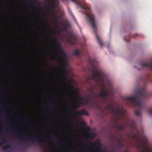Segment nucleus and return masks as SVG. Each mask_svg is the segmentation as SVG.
I'll return each instance as SVG.
<instances>
[{
	"label": "nucleus",
	"instance_id": "nucleus-1",
	"mask_svg": "<svg viewBox=\"0 0 152 152\" xmlns=\"http://www.w3.org/2000/svg\"><path fill=\"white\" fill-rule=\"evenodd\" d=\"M106 110H108L111 114L115 117V118L114 122L115 124H118V121L123 119L125 122V124L118 125L116 124L114 125V128L118 130L122 131L125 130L126 129V126H129L130 128L132 129L135 131L136 132V134H134L131 133L129 135V138L135 141L138 145V147H140V145H142L144 141L147 140L146 139L143 140V136L141 134H138V131L137 129L135 122L134 120H132L131 121L132 124H131L130 121L129 120H127L125 117V113L124 112L118 107L116 109L113 107L112 105L107 104L104 107Z\"/></svg>",
	"mask_w": 152,
	"mask_h": 152
},
{
	"label": "nucleus",
	"instance_id": "nucleus-2",
	"mask_svg": "<svg viewBox=\"0 0 152 152\" xmlns=\"http://www.w3.org/2000/svg\"><path fill=\"white\" fill-rule=\"evenodd\" d=\"M136 93V95L135 96L127 97L125 99L127 101H130L133 105L136 106L135 113L137 116H139L141 115V111L147 108L145 104L143 102V100L152 94H151L145 88L137 90Z\"/></svg>",
	"mask_w": 152,
	"mask_h": 152
},
{
	"label": "nucleus",
	"instance_id": "nucleus-3",
	"mask_svg": "<svg viewBox=\"0 0 152 152\" xmlns=\"http://www.w3.org/2000/svg\"><path fill=\"white\" fill-rule=\"evenodd\" d=\"M92 72L93 74L91 75L92 79L99 86L104 88L105 86L104 74L95 66L93 67Z\"/></svg>",
	"mask_w": 152,
	"mask_h": 152
},
{
	"label": "nucleus",
	"instance_id": "nucleus-4",
	"mask_svg": "<svg viewBox=\"0 0 152 152\" xmlns=\"http://www.w3.org/2000/svg\"><path fill=\"white\" fill-rule=\"evenodd\" d=\"M54 45L58 48L61 53L60 57L57 58L61 64L62 65L61 67L64 71H66V66L67 64V62L68 60V56L66 52L62 49L60 43L58 42L57 39L54 38Z\"/></svg>",
	"mask_w": 152,
	"mask_h": 152
},
{
	"label": "nucleus",
	"instance_id": "nucleus-5",
	"mask_svg": "<svg viewBox=\"0 0 152 152\" xmlns=\"http://www.w3.org/2000/svg\"><path fill=\"white\" fill-rule=\"evenodd\" d=\"M72 114L73 115L72 117H74V116L77 115H89V114L88 112L85 109L81 110L79 111L77 113L75 109H73L70 111Z\"/></svg>",
	"mask_w": 152,
	"mask_h": 152
},
{
	"label": "nucleus",
	"instance_id": "nucleus-6",
	"mask_svg": "<svg viewBox=\"0 0 152 152\" xmlns=\"http://www.w3.org/2000/svg\"><path fill=\"white\" fill-rule=\"evenodd\" d=\"M140 65L141 66L145 68L147 67L149 68L150 70H152V61L149 60H145L143 62H141Z\"/></svg>",
	"mask_w": 152,
	"mask_h": 152
},
{
	"label": "nucleus",
	"instance_id": "nucleus-7",
	"mask_svg": "<svg viewBox=\"0 0 152 152\" xmlns=\"http://www.w3.org/2000/svg\"><path fill=\"white\" fill-rule=\"evenodd\" d=\"M113 139H114L116 142V145L119 148H123V143L124 141L121 139V138L119 136H116L115 135H113Z\"/></svg>",
	"mask_w": 152,
	"mask_h": 152
},
{
	"label": "nucleus",
	"instance_id": "nucleus-8",
	"mask_svg": "<svg viewBox=\"0 0 152 152\" xmlns=\"http://www.w3.org/2000/svg\"><path fill=\"white\" fill-rule=\"evenodd\" d=\"M74 91L75 93V94L72 93L70 94H66L65 95L67 97H69L71 96H73L75 97H77L78 99L81 101H84L85 99H84L82 96H80L79 94L78 91L76 90H73Z\"/></svg>",
	"mask_w": 152,
	"mask_h": 152
},
{
	"label": "nucleus",
	"instance_id": "nucleus-9",
	"mask_svg": "<svg viewBox=\"0 0 152 152\" xmlns=\"http://www.w3.org/2000/svg\"><path fill=\"white\" fill-rule=\"evenodd\" d=\"M108 94L107 91L102 89V91L98 94L97 96L106 101L107 100L106 97L108 96Z\"/></svg>",
	"mask_w": 152,
	"mask_h": 152
},
{
	"label": "nucleus",
	"instance_id": "nucleus-10",
	"mask_svg": "<svg viewBox=\"0 0 152 152\" xmlns=\"http://www.w3.org/2000/svg\"><path fill=\"white\" fill-rule=\"evenodd\" d=\"M56 4V1L54 0H45V5L47 7L53 9Z\"/></svg>",
	"mask_w": 152,
	"mask_h": 152
},
{
	"label": "nucleus",
	"instance_id": "nucleus-11",
	"mask_svg": "<svg viewBox=\"0 0 152 152\" xmlns=\"http://www.w3.org/2000/svg\"><path fill=\"white\" fill-rule=\"evenodd\" d=\"M147 142V140H145L143 143L141 145L144 149L142 151V152H152V151L151 150L150 148L146 146Z\"/></svg>",
	"mask_w": 152,
	"mask_h": 152
},
{
	"label": "nucleus",
	"instance_id": "nucleus-12",
	"mask_svg": "<svg viewBox=\"0 0 152 152\" xmlns=\"http://www.w3.org/2000/svg\"><path fill=\"white\" fill-rule=\"evenodd\" d=\"M29 136L31 137L30 138H29V140L32 143H33L34 142H36L38 143H41V142L37 137L34 136L33 135L31 136L29 135Z\"/></svg>",
	"mask_w": 152,
	"mask_h": 152
},
{
	"label": "nucleus",
	"instance_id": "nucleus-13",
	"mask_svg": "<svg viewBox=\"0 0 152 152\" xmlns=\"http://www.w3.org/2000/svg\"><path fill=\"white\" fill-rule=\"evenodd\" d=\"M14 137L20 140H23L25 138L24 136L20 132L16 133L14 135Z\"/></svg>",
	"mask_w": 152,
	"mask_h": 152
},
{
	"label": "nucleus",
	"instance_id": "nucleus-14",
	"mask_svg": "<svg viewBox=\"0 0 152 152\" xmlns=\"http://www.w3.org/2000/svg\"><path fill=\"white\" fill-rule=\"evenodd\" d=\"M95 103L92 102H91L87 106L89 108H99L100 107V105L98 104H97L96 106L95 105Z\"/></svg>",
	"mask_w": 152,
	"mask_h": 152
},
{
	"label": "nucleus",
	"instance_id": "nucleus-15",
	"mask_svg": "<svg viewBox=\"0 0 152 152\" xmlns=\"http://www.w3.org/2000/svg\"><path fill=\"white\" fill-rule=\"evenodd\" d=\"M3 132L0 130V140L2 141V142H0V146L2 144L5 142L6 141V139L3 136Z\"/></svg>",
	"mask_w": 152,
	"mask_h": 152
},
{
	"label": "nucleus",
	"instance_id": "nucleus-16",
	"mask_svg": "<svg viewBox=\"0 0 152 152\" xmlns=\"http://www.w3.org/2000/svg\"><path fill=\"white\" fill-rule=\"evenodd\" d=\"M97 144L99 147V148H98L97 149V152H102V149L101 148V145L100 143L98 142V143H92V142H90V144L93 146H94L95 145V144Z\"/></svg>",
	"mask_w": 152,
	"mask_h": 152
},
{
	"label": "nucleus",
	"instance_id": "nucleus-17",
	"mask_svg": "<svg viewBox=\"0 0 152 152\" xmlns=\"http://www.w3.org/2000/svg\"><path fill=\"white\" fill-rule=\"evenodd\" d=\"M91 99L92 98L91 96L85 99V103L86 106H88V104L91 102Z\"/></svg>",
	"mask_w": 152,
	"mask_h": 152
},
{
	"label": "nucleus",
	"instance_id": "nucleus-18",
	"mask_svg": "<svg viewBox=\"0 0 152 152\" xmlns=\"http://www.w3.org/2000/svg\"><path fill=\"white\" fill-rule=\"evenodd\" d=\"M54 15L53 16V18L56 23H58L59 21V18L57 15L53 12Z\"/></svg>",
	"mask_w": 152,
	"mask_h": 152
},
{
	"label": "nucleus",
	"instance_id": "nucleus-19",
	"mask_svg": "<svg viewBox=\"0 0 152 152\" xmlns=\"http://www.w3.org/2000/svg\"><path fill=\"white\" fill-rule=\"evenodd\" d=\"M8 128L10 129L15 130L16 129V126L10 124L8 125Z\"/></svg>",
	"mask_w": 152,
	"mask_h": 152
},
{
	"label": "nucleus",
	"instance_id": "nucleus-20",
	"mask_svg": "<svg viewBox=\"0 0 152 152\" xmlns=\"http://www.w3.org/2000/svg\"><path fill=\"white\" fill-rule=\"evenodd\" d=\"M96 38L99 42L100 45L101 47L103 45V43L102 41L100 39L99 36L98 35H96Z\"/></svg>",
	"mask_w": 152,
	"mask_h": 152
},
{
	"label": "nucleus",
	"instance_id": "nucleus-21",
	"mask_svg": "<svg viewBox=\"0 0 152 152\" xmlns=\"http://www.w3.org/2000/svg\"><path fill=\"white\" fill-rule=\"evenodd\" d=\"M80 53V52L79 50L78 49H76L74 52L73 55H74L78 56L79 55Z\"/></svg>",
	"mask_w": 152,
	"mask_h": 152
},
{
	"label": "nucleus",
	"instance_id": "nucleus-22",
	"mask_svg": "<svg viewBox=\"0 0 152 152\" xmlns=\"http://www.w3.org/2000/svg\"><path fill=\"white\" fill-rule=\"evenodd\" d=\"M67 42L72 45H73L74 44V42L72 41V37L68 39Z\"/></svg>",
	"mask_w": 152,
	"mask_h": 152
},
{
	"label": "nucleus",
	"instance_id": "nucleus-23",
	"mask_svg": "<svg viewBox=\"0 0 152 152\" xmlns=\"http://www.w3.org/2000/svg\"><path fill=\"white\" fill-rule=\"evenodd\" d=\"M30 10H34L35 9V7H34V6L33 4L32 3H31L30 4Z\"/></svg>",
	"mask_w": 152,
	"mask_h": 152
},
{
	"label": "nucleus",
	"instance_id": "nucleus-24",
	"mask_svg": "<svg viewBox=\"0 0 152 152\" xmlns=\"http://www.w3.org/2000/svg\"><path fill=\"white\" fill-rule=\"evenodd\" d=\"M4 114L5 116L6 117H8L9 116V115H8V112L7 110H5L4 112Z\"/></svg>",
	"mask_w": 152,
	"mask_h": 152
},
{
	"label": "nucleus",
	"instance_id": "nucleus-25",
	"mask_svg": "<svg viewBox=\"0 0 152 152\" xmlns=\"http://www.w3.org/2000/svg\"><path fill=\"white\" fill-rule=\"evenodd\" d=\"M77 102L80 105V106H86L85 102H83L82 101H77Z\"/></svg>",
	"mask_w": 152,
	"mask_h": 152
},
{
	"label": "nucleus",
	"instance_id": "nucleus-26",
	"mask_svg": "<svg viewBox=\"0 0 152 152\" xmlns=\"http://www.w3.org/2000/svg\"><path fill=\"white\" fill-rule=\"evenodd\" d=\"M147 112L151 115L152 116V107L149 109L147 111Z\"/></svg>",
	"mask_w": 152,
	"mask_h": 152
},
{
	"label": "nucleus",
	"instance_id": "nucleus-27",
	"mask_svg": "<svg viewBox=\"0 0 152 152\" xmlns=\"http://www.w3.org/2000/svg\"><path fill=\"white\" fill-rule=\"evenodd\" d=\"M80 125L82 127H86V124L85 122L83 121L81 123Z\"/></svg>",
	"mask_w": 152,
	"mask_h": 152
},
{
	"label": "nucleus",
	"instance_id": "nucleus-28",
	"mask_svg": "<svg viewBox=\"0 0 152 152\" xmlns=\"http://www.w3.org/2000/svg\"><path fill=\"white\" fill-rule=\"evenodd\" d=\"M1 108L3 109H5L6 107V105L4 104H1Z\"/></svg>",
	"mask_w": 152,
	"mask_h": 152
},
{
	"label": "nucleus",
	"instance_id": "nucleus-29",
	"mask_svg": "<svg viewBox=\"0 0 152 152\" xmlns=\"http://www.w3.org/2000/svg\"><path fill=\"white\" fill-rule=\"evenodd\" d=\"M10 147V146L9 145H8L6 146L3 147V149L4 150H6L7 148H9Z\"/></svg>",
	"mask_w": 152,
	"mask_h": 152
},
{
	"label": "nucleus",
	"instance_id": "nucleus-30",
	"mask_svg": "<svg viewBox=\"0 0 152 152\" xmlns=\"http://www.w3.org/2000/svg\"><path fill=\"white\" fill-rule=\"evenodd\" d=\"M81 107L80 105L77 102L76 104V107L77 108H79Z\"/></svg>",
	"mask_w": 152,
	"mask_h": 152
},
{
	"label": "nucleus",
	"instance_id": "nucleus-31",
	"mask_svg": "<svg viewBox=\"0 0 152 152\" xmlns=\"http://www.w3.org/2000/svg\"><path fill=\"white\" fill-rule=\"evenodd\" d=\"M47 31H48V33H50V32L51 31V27L50 26H49L48 29H47Z\"/></svg>",
	"mask_w": 152,
	"mask_h": 152
},
{
	"label": "nucleus",
	"instance_id": "nucleus-32",
	"mask_svg": "<svg viewBox=\"0 0 152 152\" xmlns=\"http://www.w3.org/2000/svg\"><path fill=\"white\" fill-rule=\"evenodd\" d=\"M38 81L40 83H45V80H39Z\"/></svg>",
	"mask_w": 152,
	"mask_h": 152
},
{
	"label": "nucleus",
	"instance_id": "nucleus-33",
	"mask_svg": "<svg viewBox=\"0 0 152 152\" xmlns=\"http://www.w3.org/2000/svg\"><path fill=\"white\" fill-rule=\"evenodd\" d=\"M69 26V24L68 23H66L65 26L64 28H65V29H66Z\"/></svg>",
	"mask_w": 152,
	"mask_h": 152
},
{
	"label": "nucleus",
	"instance_id": "nucleus-34",
	"mask_svg": "<svg viewBox=\"0 0 152 152\" xmlns=\"http://www.w3.org/2000/svg\"><path fill=\"white\" fill-rule=\"evenodd\" d=\"M88 151H93V149L92 148L90 147H88Z\"/></svg>",
	"mask_w": 152,
	"mask_h": 152
},
{
	"label": "nucleus",
	"instance_id": "nucleus-35",
	"mask_svg": "<svg viewBox=\"0 0 152 152\" xmlns=\"http://www.w3.org/2000/svg\"><path fill=\"white\" fill-rule=\"evenodd\" d=\"M124 40L126 42H129V41L128 40L126 39L125 37L124 38Z\"/></svg>",
	"mask_w": 152,
	"mask_h": 152
},
{
	"label": "nucleus",
	"instance_id": "nucleus-36",
	"mask_svg": "<svg viewBox=\"0 0 152 152\" xmlns=\"http://www.w3.org/2000/svg\"><path fill=\"white\" fill-rule=\"evenodd\" d=\"M138 34H136L134 35H133V36H132V37H134L136 35V36H137L138 35Z\"/></svg>",
	"mask_w": 152,
	"mask_h": 152
},
{
	"label": "nucleus",
	"instance_id": "nucleus-37",
	"mask_svg": "<svg viewBox=\"0 0 152 152\" xmlns=\"http://www.w3.org/2000/svg\"><path fill=\"white\" fill-rule=\"evenodd\" d=\"M54 104L55 105H58L59 104L58 103H54Z\"/></svg>",
	"mask_w": 152,
	"mask_h": 152
},
{
	"label": "nucleus",
	"instance_id": "nucleus-38",
	"mask_svg": "<svg viewBox=\"0 0 152 152\" xmlns=\"http://www.w3.org/2000/svg\"><path fill=\"white\" fill-rule=\"evenodd\" d=\"M1 99H4V98H3V97L2 96H1Z\"/></svg>",
	"mask_w": 152,
	"mask_h": 152
},
{
	"label": "nucleus",
	"instance_id": "nucleus-39",
	"mask_svg": "<svg viewBox=\"0 0 152 152\" xmlns=\"http://www.w3.org/2000/svg\"><path fill=\"white\" fill-rule=\"evenodd\" d=\"M70 120H71V121H73V119H70Z\"/></svg>",
	"mask_w": 152,
	"mask_h": 152
},
{
	"label": "nucleus",
	"instance_id": "nucleus-40",
	"mask_svg": "<svg viewBox=\"0 0 152 152\" xmlns=\"http://www.w3.org/2000/svg\"><path fill=\"white\" fill-rule=\"evenodd\" d=\"M49 94H52V93L51 92H50L49 93Z\"/></svg>",
	"mask_w": 152,
	"mask_h": 152
},
{
	"label": "nucleus",
	"instance_id": "nucleus-41",
	"mask_svg": "<svg viewBox=\"0 0 152 152\" xmlns=\"http://www.w3.org/2000/svg\"><path fill=\"white\" fill-rule=\"evenodd\" d=\"M74 148H75L76 149V150H77V149L75 147H74Z\"/></svg>",
	"mask_w": 152,
	"mask_h": 152
},
{
	"label": "nucleus",
	"instance_id": "nucleus-42",
	"mask_svg": "<svg viewBox=\"0 0 152 152\" xmlns=\"http://www.w3.org/2000/svg\"><path fill=\"white\" fill-rule=\"evenodd\" d=\"M90 61L91 62V61H92L91 60H91H90Z\"/></svg>",
	"mask_w": 152,
	"mask_h": 152
},
{
	"label": "nucleus",
	"instance_id": "nucleus-43",
	"mask_svg": "<svg viewBox=\"0 0 152 152\" xmlns=\"http://www.w3.org/2000/svg\"><path fill=\"white\" fill-rule=\"evenodd\" d=\"M94 97H95V96H94H94H93V97L94 98Z\"/></svg>",
	"mask_w": 152,
	"mask_h": 152
},
{
	"label": "nucleus",
	"instance_id": "nucleus-44",
	"mask_svg": "<svg viewBox=\"0 0 152 152\" xmlns=\"http://www.w3.org/2000/svg\"><path fill=\"white\" fill-rule=\"evenodd\" d=\"M24 1L25 2V1H26V0H24Z\"/></svg>",
	"mask_w": 152,
	"mask_h": 152
}]
</instances>
